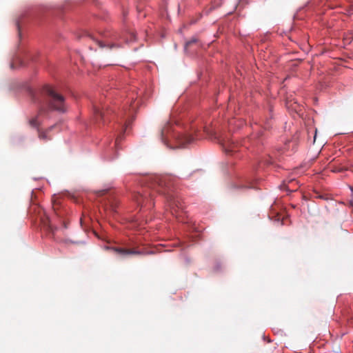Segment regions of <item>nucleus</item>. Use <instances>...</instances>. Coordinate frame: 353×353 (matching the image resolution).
Segmentation results:
<instances>
[{
  "mask_svg": "<svg viewBox=\"0 0 353 353\" xmlns=\"http://www.w3.org/2000/svg\"><path fill=\"white\" fill-rule=\"evenodd\" d=\"M33 103L38 105L37 114L28 121L29 125L37 130L41 129L40 117L48 114L50 111L65 112L66 105L63 96L57 93L51 86L45 85L37 95L32 96Z\"/></svg>",
  "mask_w": 353,
  "mask_h": 353,
  "instance_id": "1",
  "label": "nucleus"
},
{
  "mask_svg": "<svg viewBox=\"0 0 353 353\" xmlns=\"http://www.w3.org/2000/svg\"><path fill=\"white\" fill-rule=\"evenodd\" d=\"M161 139L166 146L170 148L185 147L193 141L190 135L175 133L169 123L161 130Z\"/></svg>",
  "mask_w": 353,
  "mask_h": 353,
  "instance_id": "2",
  "label": "nucleus"
},
{
  "mask_svg": "<svg viewBox=\"0 0 353 353\" xmlns=\"http://www.w3.org/2000/svg\"><path fill=\"white\" fill-rule=\"evenodd\" d=\"M150 186L160 194H165L170 188L169 177L166 176H154L150 179Z\"/></svg>",
  "mask_w": 353,
  "mask_h": 353,
  "instance_id": "3",
  "label": "nucleus"
},
{
  "mask_svg": "<svg viewBox=\"0 0 353 353\" xmlns=\"http://www.w3.org/2000/svg\"><path fill=\"white\" fill-rule=\"evenodd\" d=\"M111 110L106 109L105 110L104 107H100L98 105L94 104L93 105V114L96 122L101 121L103 123H105L107 116L110 114Z\"/></svg>",
  "mask_w": 353,
  "mask_h": 353,
  "instance_id": "4",
  "label": "nucleus"
},
{
  "mask_svg": "<svg viewBox=\"0 0 353 353\" xmlns=\"http://www.w3.org/2000/svg\"><path fill=\"white\" fill-rule=\"evenodd\" d=\"M134 200L137 203L138 205H147L149 199L148 196L152 197V194L148 191V189H144L142 192H138L134 194Z\"/></svg>",
  "mask_w": 353,
  "mask_h": 353,
  "instance_id": "5",
  "label": "nucleus"
},
{
  "mask_svg": "<svg viewBox=\"0 0 353 353\" xmlns=\"http://www.w3.org/2000/svg\"><path fill=\"white\" fill-rule=\"evenodd\" d=\"M114 251L121 256H125L129 254H143V252L141 250H137L135 249H125L122 248H113Z\"/></svg>",
  "mask_w": 353,
  "mask_h": 353,
  "instance_id": "6",
  "label": "nucleus"
},
{
  "mask_svg": "<svg viewBox=\"0 0 353 353\" xmlns=\"http://www.w3.org/2000/svg\"><path fill=\"white\" fill-rule=\"evenodd\" d=\"M221 144L222 145L226 153H230L235 151V148L237 146L236 143L233 140H231L230 139L222 140Z\"/></svg>",
  "mask_w": 353,
  "mask_h": 353,
  "instance_id": "7",
  "label": "nucleus"
},
{
  "mask_svg": "<svg viewBox=\"0 0 353 353\" xmlns=\"http://www.w3.org/2000/svg\"><path fill=\"white\" fill-rule=\"evenodd\" d=\"M88 36L91 38V39H92L94 41L96 45H97L101 48H107L108 49H112L114 47H117V48L119 47V46H117V45L107 43L105 41H103V40H101L99 39H95L93 36H92L90 34H89Z\"/></svg>",
  "mask_w": 353,
  "mask_h": 353,
  "instance_id": "8",
  "label": "nucleus"
},
{
  "mask_svg": "<svg viewBox=\"0 0 353 353\" xmlns=\"http://www.w3.org/2000/svg\"><path fill=\"white\" fill-rule=\"evenodd\" d=\"M53 126L48 128L46 130L38 129V137L41 141H48L51 139V137L48 136V133L52 130Z\"/></svg>",
  "mask_w": 353,
  "mask_h": 353,
  "instance_id": "9",
  "label": "nucleus"
},
{
  "mask_svg": "<svg viewBox=\"0 0 353 353\" xmlns=\"http://www.w3.org/2000/svg\"><path fill=\"white\" fill-rule=\"evenodd\" d=\"M41 221L43 225L48 230L53 231L52 225L50 224V221L48 216L41 217Z\"/></svg>",
  "mask_w": 353,
  "mask_h": 353,
  "instance_id": "10",
  "label": "nucleus"
},
{
  "mask_svg": "<svg viewBox=\"0 0 353 353\" xmlns=\"http://www.w3.org/2000/svg\"><path fill=\"white\" fill-rule=\"evenodd\" d=\"M197 43V39H192L185 43V50H188L189 48L192 47V46L194 43Z\"/></svg>",
  "mask_w": 353,
  "mask_h": 353,
  "instance_id": "11",
  "label": "nucleus"
},
{
  "mask_svg": "<svg viewBox=\"0 0 353 353\" xmlns=\"http://www.w3.org/2000/svg\"><path fill=\"white\" fill-rule=\"evenodd\" d=\"M133 113V110H132L131 108H123V112L121 113V116H123V115H128L129 117L132 116Z\"/></svg>",
  "mask_w": 353,
  "mask_h": 353,
  "instance_id": "12",
  "label": "nucleus"
},
{
  "mask_svg": "<svg viewBox=\"0 0 353 353\" xmlns=\"http://www.w3.org/2000/svg\"><path fill=\"white\" fill-rule=\"evenodd\" d=\"M122 139V135H119L117 139H116V141H115V145L116 146H118L119 142L121 141Z\"/></svg>",
  "mask_w": 353,
  "mask_h": 353,
  "instance_id": "13",
  "label": "nucleus"
},
{
  "mask_svg": "<svg viewBox=\"0 0 353 353\" xmlns=\"http://www.w3.org/2000/svg\"><path fill=\"white\" fill-rule=\"evenodd\" d=\"M106 192H107L106 190H103L99 191L98 194H99V195H103V194H105Z\"/></svg>",
  "mask_w": 353,
  "mask_h": 353,
  "instance_id": "14",
  "label": "nucleus"
},
{
  "mask_svg": "<svg viewBox=\"0 0 353 353\" xmlns=\"http://www.w3.org/2000/svg\"><path fill=\"white\" fill-rule=\"evenodd\" d=\"M131 37H132L131 40H135L136 37H135V34H134V33H132V34H131Z\"/></svg>",
  "mask_w": 353,
  "mask_h": 353,
  "instance_id": "15",
  "label": "nucleus"
},
{
  "mask_svg": "<svg viewBox=\"0 0 353 353\" xmlns=\"http://www.w3.org/2000/svg\"><path fill=\"white\" fill-rule=\"evenodd\" d=\"M129 122H130V121H125V125H128Z\"/></svg>",
  "mask_w": 353,
  "mask_h": 353,
  "instance_id": "16",
  "label": "nucleus"
}]
</instances>
